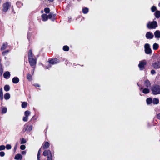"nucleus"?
<instances>
[{
	"instance_id": "52",
	"label": "nucleus",
	"mask_w": 160,
	"mask_h": 160,
	"mask_svg": "<svg viewBox=\"0 0 160 160\" xmlns=\"http://www.w3.org/2000/svg\"><path fill=\"white\" fill-rule=\"evenodd\" d=\"M158 6L159 7H160V2L158 3Z\"/></svg>"
},
{
	"instance_id": "43",
	"label": "nucleus",
	"mask_w": 160,
	"mask_h": 160,
	"mask_svg": "<svg viewBox=\"0 0 160 160\" xmlns=\"http://www.w3.org/2000/svg\"><path fill=\"white\" fill-rule=\"evenodd\" d=\"M32 128H33L32 126V125L29 126V127L28 129V131H31V130H32Z\"/></svg>"
},
{
	"instance_id": "9",
	"label": "nucleus",
	"mask_w": 160,
	"mask_h": 160,
	"mask_svg": "<svg viewBox=\"0 0 160 160\" xmlns=\"http://www.w3.org/2000/svg\"><path fill=\"white\" fill-rule=\"evenodd\" d=\"M152 66L156 69L160 68V61H158L153 63L152 65Z\"/></svg>"
},
{
	"instance_id": "50",
	"label": "nucleus",
	"mask_w": 160,
	"mask_h": 160,
	"mask_svg": "<svg viewBox=\"0 0 160 160\" xmlns=\"http://www.w3.org/2000/svg\"><path fill=\"white\" fill-rule=\"evenodd\" d=\"M143 89V88L142 87H141V88H140V90H142Z\"/></svg>"
},
{
	"instance_id": "13",
	"label": "nucleus",
	"mask_w": 160,
	"mask_h": 160,
	"mask_svg": "<svg viewBox=\"0 0 160 160\" xmlns=\"http://www.w3.org/2000/svg\"><path fill=\"white\" fill-rule=\"evenodd\" d=\"M10 74L9 72L7 71L3 74V77L6 79H8L10 77Z\"/></svg>"
},
{
	"instance_id": "2",
	"label": "nucleus",
	"mask_w": 160,
	"mask_h": 160,
	"mask_svg": "<svg viewBox=\"0 0 160 160\" xmlns=\"http://www.w3.org/2000/svg\"><path fill=\"white\" fill-rule=\"evenodd\" d=\"M152 90L154 94H160V86L158 85H155L152 87Z\"/></svg>"
},
{
	"instance_id": "48",
	"label": "nucleus",
	"mask_w": 160,
	"mask_h": 160,
	"mask_svg": "<svg viewBox=\"0 0 160 160\" xmlns=\"http://www.w3.org/2000/svg\"><path fill=\"white\" fill-rule=\"evenodd\" d=\"M26 130H27V127H26L25 128H24L23 130L24 131V132H25L26 131Z\"/></svg>"
},
{
	"instance_id": "29",
	"label": "nucleus",
	"mask_w": 160,
	"mask_h": 160,
	"mask_svg": "<svg viewBox=\"0 0 160 160\" xmlns=\"http://www.w3.org/2000/svg\"><path fill=\"white\" fill-rule=\"evenodd\" d=\"M4 90L6 91H9L10 89V87L8 85H6L4 86Z\"/></svg>"
},
{
	"instance_id": "14",
	"label": "nucleus",
	"mask_w": 160,
	"mask_h": 160,
	"mask_svg": "<svg viewBox=\"0 0 160 160\" xmlns=\"http://www.w3.org/2000/svg\"><path fill=\"white\" fill-rule=\"evenodd\" d=\"M155 37L159 39L160 38V31L159 30H156L154 33Z\"/></svg>"
},
{
	"instance_id": "15",
	"label": "nucleus",
	"mask_w": 160,
	"mask_h": 160,
	"mask_svg": "<svg viewBox=\"0 0 160 160\" xmlns=\"http://www.w3.org/2000/svg\"><path fill=\"white\" fill-rule=\"evenodd\" d=\"M42 20L43 21H47L48 19V16L46 14H44L41 16Z\"/></svg>"
},
{
	"instance_id": "51",
	"label": "nucleus",
	"mask_w": 160,
	"mask_h": 160,
	"mask_svg": "<svg viewBox=\"0 0 160 160\" xmlns=\"http://www.w3.org/2000/svg\"><path fill=\"white\" fill-rule=\"evenodd\" d=\"M48 0L50 2H52L53 1V0Z\"/></svg>"
},
{
	"instance_id": "25",
	"label": "nucleus",
	"mask_w": 160,
	"mask_h": 160,
	"mask_svg": "<svg viewBox=\"0 0 160 160\" xmlns=\"http://www.w3.org/2000/svg\"><path fill=\"white\" fill-rule=\"evenodd\" d=\"M159 46L158 44L156 43H155L153 44V48L154 50H157Z\"/></svg>"
},
{
	"instance_id": "7",
	"label": "nucleus",
	"mask_w": 160,
	"mask_h": 160,
	"mask_svg": "<svg viewBox=\"0 0 160 160\" xmlns=\"http://www.w3.org/2000/svg\"><path fill=\"white\" fill-rule=\"evenodd\" d=\"M145 51L147 54H150L151 52V50L150 48V45L148 44H146L144 45Z\"/></svg>"
},
{
	"instance_id": "45",
	"label": "nucleus",
	"mask_w": 160,
	"mask_h": 160,
	"mask_svg": "<svg viewBox=\"0 0 160 160\" xmlns=\"http://www.w3.org/2000/svg\"><path fill=\"white\" fill-rule=\"evenodd\" d=\"M151 74L152 75L155 74L156 73V71H155V70H154L153 69L151 70Z\"/></svg>"
},
{
	"instance_id": "31",
	"label": "nucleus",
	"mask_w": 160,
	"mask_h": 160,
	"mask_svg": "<svg viewBox=\"0 0 160 160\" xmlns=\"http://www.w3.org/2000/svg\"><path fill=\"white\" fill-rule=\"evenodd\" d=\"M40 151H41V149H40L38 151V156H37L38 160H40V154H41Z\"/></svg>"
},
{
	"instance_id": "30",
	"label": "nucleus",
	"mask_w": 160,
	"mask_h": 160,
	"mask_svg": "<svg viewBox=\"0 0 160 160\" xmlns=\"http://www.w3.org/2000/svg\"><path fill=\"white\" fill-rule=\"evenodd\" d=\"M3 94L2 89V88H1L0 90V97L1 99L2 100L3 99Z\"/></svg>"
},
{
	"instance_id": "18",
	"label": "nucleus",
	"mask_w": 160,
	"mask_h": 160,
	"mask_svg": "<svg viewBox=\"0 0 160 160\" xmlns=\"http://www.w3.org/2000/svg\"><path fill=\"white\" fill-rule=\"evenodd\" d=\"M2 112V114L6 113L7 111V108L6 107H1Z\"/></svg>"
},
{
	"instance_id": "10",
	"label": "nucleus",
	"mask_w": 160,
	"mask_h": 160,
	"mask_svg": "<svg viewBox=\"0 0 160 160\" xmlns=\"http://www.w3.org/2000/svg\"><path fill=\"white\" fill-rule=\"evenodd\" d=\"M144 85L145 87L147 88H150L151 87V83L148 80H146L145 81Z\"/></svg>"
},
{
	"instance_id": "4",
	"label": "nucleus",
	"mask_w": 160,
	"mask_h": 160,
	"mask_svg": "<svg viewBox=\"0 0 160 160\" xmlns=\"http://www.w3.org/2000/svg\"><path fill=\"white\" fill-rule=\"evenodd\" d=\"M28 60L31 66L33 67V68H34L33 70L32 71V74H33L34 72L35 66L36 63V59H35L33 58L31 59H28Z\"/></svg>"
},
{
	"instance_id": "11",
	"label": "nucleus",
	"mask_w": 160,
	"mask_h": 160,
	"mask_svg": "<svg viewBox=\"0 0 160 160\" xmlns=\"http://www.w3.org/2000/svg\"><path fill=\"white\" fill-rule=\"evenodd\" d=\"M49 62L50 64H53L58 63L59 60L57 59H52L49 60Z\"/></svg>"
},
{
	"instance_id": "17",
	"label": "nucleus",
	"mask_w": 160,
	"mask_h": 160,
	"mask_svg": "<svg viewBox=\"0 0 160 160\" xmlns=\"http://www.w3.org/2000/svg\"><path fill=\"white\" fill-rule=\"evenodd\" d=\"M19 81V79L17 77H14L12 79V82L14 83H17Z\"/></svg>"
},
{
	"instance_id": "42",
	"label": "nucleus",
	"mask_w": 160,
	"mask_h": 160,
	"mask_svg": "<svg viewBox=\"0 0 160 160\" xmlns=\"http://www.w3.org/2000/svg\"><path fill=\"white\" fill-rule=\"evenodd\" d=\"M26 147L24 145H22L20 146V148L21 150H24L25 149Z\"/></svg>"
},
{
	"instance_id": "6",
	"label": "nucleus",
	"mask_w": 160,
	"mask_h": 160,
	"mask_svg": "<svg viewBox=\"0 0 160 160\" xmlns=\"http://www.w3.org/2000/svg\"><path fill=\"white\" fill-rule=\"evenodd\" d=\"M10 6L11 3L8 2H7L6 3L3 4V11L4 12H7L10 8Z\"/></svg>"
},
{
	"instance_id": "19",
	"label": "nucleus",
	"mask_w": 160,
	"mask_h": 160,
	"mask_svg": "<svg viewBox=\"0 0 160 160\" xmlns=\"http://www.w3.org/2000/svg\"><path fill=\"white\" fill-rule=\"evenodd\" d=\"M28 59L33 58V54L31 50H30L28 51Z\"/></svg>"
},
{
	"instance_id": "49",
	"label": "nucleus",
	"mask_w": 160,
	"mask_h": 160,
	"mask_svg": "<svg viewBox=\"0 0 160 160\" xmlns=\"http://www.w3.org/2000/svg\"><path fill=\"white\" fill-rule=\"evenodd\" d=\"M17 146H15V147H14V149L15 150H16V149H17Z\"/></svg>"
},
{
	"instance_id": "46",
	"label": "nucleus",
	"mask_w": 160,
	"mask_h": 160,
	"mask_svg": "<svg viewBox=\"0 0 160 160\" xmlns=\"http://www.w3.org/2000/svg\"><path fill=\"white\" fill-rule=\"evenodd\" d=\"M157 118L160 119V113L157 115Z\"/></svg>"
},
{
	"instance_id": "23",
	"label": "nucleus",
	"mask_w": 160,
	"mask_h": 160,
	"mask_svg": "<svg viewBox=\"0 0 160 160\" xmlns=\"http://www.w3.org/2000/svg\"><path fill=\"white\" fill-rule=\"evenodd\" d=\"M155 15L157 18H159L160 17V11H157L155 13Z\"/></svg>"
},
{
	"instance_id": "41",
	"label": "nucleus",
	"mask_w": 160,
	"mask_h": 160,
	"mask_svg": "<svg viewBox=\"0 0 160 160\" xmlns=\"http://www.w3.org/2000/svg\"><path fill=\"white\" fill-rule=\"evenodd\" d=\"M48 18L51 19L52 17H54L55 15L51 13H50L49 15H48Z\"/></svg>"
},
{
	"instance_id": "35",
	"label": "nucleus",
	"mask_w": 160,
	"mask_h": 160,
	"mask_svg": "<svg viewBox=\"0 0 160 160\" xmlns=\"http://www.w3.org/2000/svg\"><path fill=\"white\" fill-rule=\"evenodd\" d=\"M27 105V104L26 102H24L22 103V108H25Z\"/></svg>"
},
{
	"instance_id": "34",
	"label": "nucleus",
	"mask_w": 160,
	"mask_h": 160,
	"mask_svg": "<svg viewBox=\"0 0 160 160\" xmlns=\"http://www.w3.org/2000/svg\"><path fill=\"white\" fill-rule=\"evenodd\" d=\"M44 12L46 13H48L50 12V9L48 8H45L44 9Z\"/></svg>"
},
{
	"instance_id": "28",
	"label": "nucleus",
	"mask_w": 160,
	"mask_h": 160,
	"mask_svg": "<svg viewBox=\"0 0 160 160\" xmlns=\"http://www.w3.org/2000/svg\"><path fill=\"white\" fill-rule=\"evenodd\" d=\"M82 12L84 14L87 13L88 12V9L87 8H84L82 9Z\"/></svg>"
},
{
	"instance_id": "12",
	"label": "nucleus",
	"mask_w": 160,
	"mask_h": 160,
	"mask_svg": "<svg viewBox=\"0 0 160 160\" xmlns=\"http://www.w3.org/2000/svg\"><path fill=\"white\" fill-rule=\"evenodd\" d=\"M146 37L147 38L150 39L153 38V35L152 33L150 32H148L146 33Z\"/></svg>"
},
{
	"instance_id": "32",
	"label": "nucleus",
	"mask_w": 160,
	"mask_h": 160,
	"mask_svg": "<svg viewBox=\"0 0 160 160\" xmlns=\"http://www.w3.org/2000/svg\"><path fill=\"white\" fill-rule=\"evenodd\" d=\"M63 49L65 51H68L69 50V48L67 46H63Z\"/></svg>"
},
{
	"instance_id": "8",
	"label": "nucleus",
	"mask_w": 160,
	"mask_h": 160,
	"mask_svg": "<svg viewBox=\"0 0 160 160\" xmlns=\"http://www.w3.org/2000/svg\"><path fill=\"white\" fill-rule=\"evenodd\" d=\"M30 112L29 111H26L24 112L25 116L24 117L23 119V120L24 122H27L28 121V117L30 114Z\"/></svg>"
},
{
	"instance_id": "40",
	"label": "nucleus",
	"mask_w": 160,
	"mask_h": 160,
	"mask_svg": "<svg viewBox=\"0 0 160 160\" xmlns=\"http://www.w3.org/2000/svg\"><path fill=\"white\" fill-rule=\"evenodd\" d=\"M6 148L7 150L10 149L11 148V146L10 144H7L6 146Z\"/></svg>"
},
{
	"instance_id": "22",
	"label": "nucleus",
	"mask_w": 160,
	"mask_h": 160,
	"mask_svg": "<svg viewBox=\"0 0 160 160\" xmlns=\"http://www.w3.org/2000/svg\"><path fill=\"white\" fill-rule=\"evenodd\" d=\"M148 88H145L142 90L144 94H147L149 92L150 90Z\"/></svg>"
},
{
	"instance_id": "44",
	"label": "nucleus",
	"mask_w": 160,
	"mask_h": 160,
	"mask_svg": "<svg viewBox=\"0 0 160 160\" xmlns=\"http://www.w3.org/2000/svg\"><path fill=\"white\" fill-rule=\"evenodd\" d=\"M5 155V153L3 151L0 152V156L1 157H3Z\"/></svg>"
},
{
	"instance_id": "54",
	"label": "nucleus",
	"mask_w": 160,
	"mask_h": 160,
	"mask_svg": "<svg viewBox=\"0 0 160 160\" xmlns=\"http://www.w3.org/2000/svg\"><path fill=\"white\" fill-rule=\"evenodd\" d=\"M2 2V0H0V3H1Z\"/></svg>"
},
{
	"instance_id": "16",
	"label": "nucleus",
	"mask_w": 160,
	"mask_h": 160,
	"mask_svg": "<svg viewBox=\"0 0 160 160\" xmlns=\"http://www.w3.org/2000/svg\"><path fill=\"white\" fill-rule=\"evenodd\" d=\"M49 143L48 142H46L44 143L43 147L44 149H47L49 147Z\"/></svg>"
},
{
	"instance_id": "33",
	"label": "nucleus",
	"mask_w": 160,
	"mask_h": 160,
	"mask_svg": "<svg viewBox=\"0 0 160 160\" xmlns=\"http://www.w3.org/2000/svg\"><path fill=\"white\" fill-rule=\"evenodd\" d=\"M27 79L29 81H31L32 80V76L30 75V74H28L27 76Z\"/></svg>"
},
{
	"instance_id": "37",
	"label": "nucleus",
	"mask_w": 160,
	"mask_h": 160,
	"mask_svg": "<svg viewBox=\"0 0 160 160\" xmlns=\"http://www.w3.org/2000/svg\"><path fill=\"white\" fill-rule=\"evenodd\" d=\"M5 146L4 145H2L0 146V151L4 150L5 149Z\"/></svg>"
},
{
	"instance_id": "24",
	"label": "nucleus",
	"mask_w": 160,
	"mask_h": 160,
	"mask_svg": "<svg viewBox=\"0 0 160 160\" xmlns=\"http://www.w3.org/2000/svg\"><path fill=\"white\" fill-rule=\"evenodd\" d=\"M10 97V95L9 93H7L4 95V98L6 100L9 99Z\"/></svg>"
},
{
	"instance_id": "27",
	"label": "nucleus",
	"mask_w": 160,
	"mask_h": 160,
	"mask_svg": "<svg viewBox=\"0 0 160 160\" xmlns=\"http://www.w3.org/2000/svg\"><path fill=\"white\" fill-rule=\"evenodd\" d=\"M152 102L154 104H157L159 102V100L156 98H154Z\"/></svg>"
},
{
	"instance_id": "47",
	"label": "nucleus",
	"mask_w": 160,
	"mask_h": 160,
	"mask_svg": "<svg viewBox=\"0 0 160 160\" xmlns=\"http://www.w3.org/2000/svg\"><path fill=\"white\" fill-rule=\"evenodd\" d=\"M21 153L22 154H25L26 153V152L25 151H23Z\"/></svg>"
},
{
	"instance_id": "20",
	"label": "nucleus",
	"mask_w": 160,
	"mask_h": 160,
	"mask_svg": "<svg viewBox=\"0 0 160 160\" xmlns=\"http://www.w3.org/2000/svg\"><path fill=\"white\" fill-rule=\"evenodd\" d=\"M22 158V156L20 154H16L14 158L16 160L21 159Z\"/></svg>"
},
{
	"instance_id": "53",
	"label": "nucleus",
	"mask_w": 160,
	"mask_h": 160,
	"mask_svg": "<svg viewBox=\"0 0 160 160\" xmlns=\"http://www.w3.org/2000/svg\"><path fill=\"white\" fill-rule=\"evenodd\" d=\"M43 11H41V12L42 13H43Z\"/></svg>"
},
{
	"instance_id": "5",
	"label": "nucleus",
	"mask_w": 160,
	"mask_h": 160,
	"mask_svg": "<svg viewBox=\"0 0 160 160\" xmlns=\"http://www.w3.org/2000/svg\"><path fill=\"white\" fill-rule=\"evenodd\" d=\"M147 62L146 60H143L139 62L138 67L140 70H143L144 69V66L146 64Z\"/></svg>"
},
{
	"instance_id": "3",
	"label": "nucleus",
	"mask_w": 160,
	"mask_h": 160,
	"mask_svg": "<svg viewBox=\"0 0 160 160\" xmlns=\"http://www.w3.org/2000/svg\"><path fill=\"white\" fill-rule=\"evenodd\" d=\"M43 155L45 156H47V160H52V155L49 150L44 151L43 152Z\"/></svg>"
},
{
	"instance_id": "1",
	"label": "nucleus",
	"mask_w": 160,
	"mask_h": 160,
	"mask_svg": "<svg viewBox=\"0 0 160 160\" xmlns=\"http://www.w3.org/2000/svg\"><path fill=\"white\" fill-rule=\"evenodd\" d=\"M157 27V23L156 21L150 22L147 24V28L149 29H155Z\"/></svg>"
},
{
	"instance_id": "36",
	"label": "nucleus",
	"mask_w": 160,
	"mask_h": 160,
	"mask_svg": "<svg viewBox=\"0 0 160 160\" xmlns=\"http://www.w3.org/2000/svg\"><path fill=\"white\" fill-rule=\"evenodd\" d=\"M20 140L21 141V144L25 143L26 142V140L24 139V138L21 139Z\"/></svg>"
},
{
	"instance_id": "38",
	"label": "nucleus",
	"mask_w": 160,
	"mask_h": 160,
	"mask_svg": "<svg viewBox=\"0 0 160 160\" xmlns=\"http://www.w3.org/2000/svg\"><path fill=\"white\" fill-rule=\"evenodd\" d=\"M151 11L152 12H154L156 10V7L155 6H153L151 8Z\"/></svg>"
},
{
	"instance_id": "21",
	"label": "nucleus",
	"mask_w": 160,
	"mask_h": 160,
	"mask_svg": "<svg viewBox=\"0 0 160 160\" xmlns=\"http://www.w3.org/2000/svg\"><path fill=\"white\" fill-rule=\"evenodd\" d=\"M8 47V44L7 43H4L1 46V50H3L6 48Z\"/></svg>"
},
{
	"instance_id": "39",
	"label": "nucleus",
	"mask_w": 160,
	"mask_h": 160,
	"mask_svg": "<svg viewBox=\"0 0 160 160\" xmlns=\"http://www.w3.org/2000/svg\"><path fill=\"white\" fill-rule=\"evenodd\" d=\"M9 52V51L8 50H5L2 52V54L4 55H6V54H8Z\"/></svg>"
},
{
	"instance_id": "26",
	"label": "nucleus",
	"mask_w": 160,
	"mask_h": 160,
	"mask_svg": "<svg viewBox=\"0 0 160 160\" xmlns=\"http://www.w3.org/2000/svg\"><path fill=\"white\" fill-rule=\"evenodd\" d=\"M146 101L147 104H149L152 102V98H148L147 99Z\"/></svg>"
}]
</instances>
